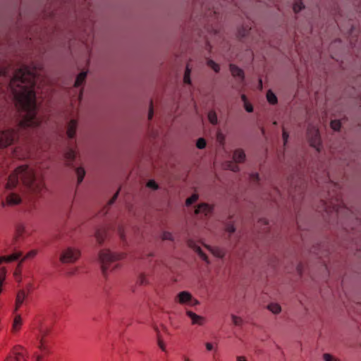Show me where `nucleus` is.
I'll return each mask as SVG.
<instances>
[{
	"label": "nucleus",
	"instance_id": "1",
	"mask_svg": "<svg viewBox=\"0 0 361 361\" xmlns=\"http://www.w3.org/2000/svg\"><path fill=\"white\" fill-rule=\"evenodd\" d=\"M0 76L9 79L8 88L22 116L18 128L25 129L40 126L42 119L37 114L36 99V88H39L37 83L39 80L37 68L23 66L16 70L11 77L10 68L0 65Z\"/></svg>",
	"mask_w": 361,
	"mask_h": 361
},
{
	"label": "nucleus",
	"instance_id": "2",
	"mask_svg": "<svg viewBox=\"0 0 361 361\" xmlns=\"http://www.w3.org/2000/svg\"><path fill=\"white\" fill-rule=\"evenodd\" d=\"M21 182L30 191L38 193L44 189L43 180L37 177L32 169L27 165L18 166L13 173H11L6 183L7 189H12Z\"/></svg>",
	"mask_w": 361,
	"mask_h": 361
},
{
	"label": "nucleus",
	"instance_id": "3",
	"mask_svg": "<svg viewBox=\"0 0 361 361\" xmlns=\"http://www.w3.org/2000/svg\"><path fill=\"white\" fill-rule=\"evenodd\" d=\"M99 257L102 273L106 275L108 271H113L118 267V261L123 257V255L112 252L109 250H102L99 252Z\"/></svg>",
	"mask_w": 361,
	"mask_h": 361
},
{
	"label": "nucleus",
	"instance_id": "4",
	"mask_svg": "<svg viewBox=\"0 0 361 361\" xmlns=\"http://www.w3.org/2000/svg\"><path fill=\"white\" fill-rule=\"evenodd\" d=\"M19 133L18 129L9 128L0 131V148L7 147L18 139Z\"/></svg>",
	"mask_w": 361,
	"mask_h": 361
},
{
	"label": "nucleus",
	"instance_id": "5",
	"mask_svg": "<svg viewBox=\"0 0 361 361\" xmlns=\"http://www.w3.org/2000/svg\"><path fill=\"white\" fill-rule=\"evenodd\" d=\"M50 328L45 325H41L38 329V333L37 335V340L39 341L38 348L42 353H47L49 351V340L47 338L49 334Z\"/></svg>",
	"mask_w": 361,
	"mask_h": 361
},
{
	"label": "nucleus",
	"instance_id": "6",
	"mask_svg": "<svg viewBox=\"0 0 361 361\" xmlns=\"http://www.w3.org/2000/svg\"><path fill=\"white\" fill-rule=\"evenodd\" d=\"M80 252L74 248L68 247L64 250L60 256V261L62 263H73L80 257Z\"/></svg>",
	"mask_w": 361,
	"mask_h": 361
},
{
	"label": "nucleus",
	"instance_id": "7",
	"mask_svg": "<svg viewBox=\"0 0 361 361\" xmlns=\"http://www.w3.org/2000/svg\"><path fill=\"white\" fill-rule=\"evenodd\" d=\"M233 159L235 163H227V168L234 172L239 171V167L236 163H241L245 159V154L242 149H236L233 152Z\"/></svg>",
	"mask_w": 361,
	"mask_h": 361
},
{
	"label": "nucleus",
	"instance_id": "8",
	"mask_svg": "<svg viewBox=\"0 0 361 361\" xmlns=\"http://www.w3.org/2000/svg\"><path fill=\"white\" fill-rule=\"evenodd\" d=\"M307 137L310 140V145L319 150V130L316 126H309L307 131Z\"/></svg>",
	"mask_w": 361,
	"mask_h": 361
},
{
	"label": "nucleus",
	"instance_id": "9",
	"mask_svg": "<svg viewBox=\"0 0 361 361\" xmlns=\"http://www.w3.org/2000/svg\"><path fill=\"white\" fill-rule=\"evenodd\" d=\"M21 202L20 197L13 192L10 193L7 195L6 201H1V205L2 207H6V205L13 206L16 204H18Z\"/></svg>",
	"mask_w": 361,
	"mask_h": 361
},
{
	"label": "nucleus",
	"instance_id": "10",
	"mask_svg": "<svg viewBox=\"0 0 361 361\" xmlns=\"http://www.w3.org/2000/svg\"><path fill=\"white\" fill-rule=\"evenodd\" d=\"M5 361H26L24 350L20 347L15 348L12 354Z\"/></svg>",
	"mask_w": 361,
	"mask_h": 361
},
{
	"label": "nucleus",
	"instance_id": "11",
	"mask_svg": "<svg viewBox=\"0 0 361 361\" xmlns=\"http://www.w3.org/2000/svg\"><path fill=\"white\" fill-rule=\"evenodd\" d=\"M186 314L191 319L192 324L199 326L204 325L205 322L204 317L200 316L190 310H187Z\"/></svg>",
	"mask_w": 361,
	"mask_h": 361
},
{
	"label": "nucleus",
	"instance_id": "12",
	"mask_svg": "<svg viewBox=\"0 0 361 361\" xmlns=\"http://www.w3.org/2000/svg\"><path fill=\"white\" fill-rule=\"evenodd\" d=\"M27 297V293H26L24 290H20L18 291L16 298V306L14 309V312H16L19 310V308L23 304Z\"/></svg>",
	"mask_w": 361,
	"mask_h": 361
},
{
	"label": "nucleus",
	"instance_id": "13",
	"mask_svg": "<svg viewBox=\"0 0 361 361\" xmlns=\"http://www.w3.org/2000/svg\"><path fill=\"white\" fill-rule=\"evenodd\" d=\"M177 300L180 304H189L192 301V295L187 291H182L177 295Z\"/></svg>",
	"mask_w": 361,
	"mask_h": 361
},
{
	"label": "nucleus",
	"instance_id": "14",
	"mask_svg": "<svg viewBox=\"0 0 361 361\" xmlns=\"http://www.w3.org/2000/svg\"><path fill=\"white\" fill-rule=\"evenodd\" d=\"M212 208L208 204L202 203L195 209V212L196 214H203L205 216H207L212 212Z\"/></svg>",
	"mask_w": 361,
	"mask_h": 361
},
{
	"label": "nucleus",
	"instance_id": "15",
	"mask_svg": "<svg viewBox=\"0 0 361 361\" xmlns=\"http://www.w3.org/2000/svg\"><path fill=\"white\" fill-rule=\"evenodd\" d=\"M77 128V121L74 119L70 121L67 126V135L70 139H73L75 134Z\"/></svg>",
	"mask_w": 361,
	"mask_h": 361
},
{
	"label": "nucleus",
	"instance_id": "16",
	"mask_svg": "<svg viewBox=\"0 0 361 361\" xmlns=\"http://www.w3.org/2000/svg\"><path fill=\"white\" fill-rule=\"evenodd\" d=\"M230 71L233 77H238L242 80L244 78V73L242 69L238 68V66L231 64L230 65Z\"/></svg>",
	"mask_w": 361,
	"mask_h": 361
},
{
	"label": "nucleus",
	"instance_id": "17",
	"mask_svg": "<svg viewBox=\"0 0 361 361\" xmlns=\"http://www.w3.org/2000/svg\"><path fill=\"white\" fill-rule=\"evenodd\" d=\"M76 157V153L73 149H68L65 154V159L68 166H71Z\"/></svg>",
	"mask_w": 361,
	"mask_h": 361
},
{
	"label": "nucleus",
	"instance_id": "18",
	"mask_svg": "<svg viewBox=\"0 0 361 361\" xmlns=\"http://www.w3.org/2000/svg\"><path fill=\"white\" fill-rule=\"evenodd\" d=\"M106 235V231L105 228H99L95 233V238L98 243L102 244L104 240Z\"/></svg>",
	"mask_w": 361,
	"mask_h": 361
},
{
	"label": "nucleus",
	"instance_id": "19",
	"mask_svg": "<svg viewBox=\"0 0 361 361\" xmlns=\"http://www.w3.org/2000/svg\"><path fill=\"white\" fill-rule=\"evenodd\" d=\"M23 255V252L20 251H17L13 252V254L10 255L5 256L6 257V262L9 263L13 261L18 260L20 257H21Z\"/></svg>",
	"mask_w": 361,
	"mask_h": 361
},
{
	"label": "nucleus",
	"instance_id": "20",
	"mask_svg": "<svg viewBox=\"0 0 361 361\" xmlns=\"http://www.w3.org/2000/svg\"><path fill=\"white\" fill-rule=\"evenodd\" d=\"M87 77V73L86 72H81L79 73L75 79L74 87H79L85 80V78Z\"/></svg>",
	"mask_w": 361,
	"mask_h": 361
},
{
	"label": "nucleus",
	"instance_id": "21",
	"mask_svg": "<svg viewBox=\"0 0 361 361\" xmlns=\"http://www.w3.org/2000/svg\"><path fill=\"white\" fill-rule=\"evenodd\" d=\"M22 325V319L21 317L19 314L16 315L13 325H12V330L13 331H17L20 329V326Z\"/></svg>",
	"mask_w": 361,
	"mask_h": 361
},
{
	"label": "nucleus",
	"instance_id": "22",
	"mask_svg": "<svg viewBox=\"0 0 361 361\" xmlns=\"http://www.w3.org/2000/svg\"><path fill=\"white\" fill-rule=\"evenodd\" d=\"M37 254V251L36 250H32L30 252H28L19 262L18 267L20 268L26 259H31L35 257Z\"/></svg>",
	"mask_w": 361,
	"mask_h": 361
},
{
	"label": "nucleus",
	"instance_id": "23",
	"mask_svg": "<svg viewBox=\"0 0 361 361\" xmlns=\"http://www.w3.org/2000/svg\"><path fill=\"white\" fill-rule=\"evenodd\" d=\"M267 99L269 103L271 104H276L278 102L276 96L271 90H269L267 92Z\"/></svg>",
	"mask_w": 361,
	"mask_h": 361
},
{
	"label": "nucleus",
	"instance_id": "24",
	"mask_svg": "<svg viewBox=\"0 0 361 361\" xmlns=\"http://www.w3.org/2000/svg\"><path fill=\"white\" fill-rule=\"evenodd\" d=\"M75 173L78 176V184H80L83 180L84 176L85 175V171L83 168L78 167L75 169Z\"/></svg>",
	"mask_w": 361,
	"mask_h": 361
},
{
	"label": "nucleus",
	"instance_id": "25",
	"mask_svg": "<svg viewBox=\"0 0 361 361\" xmlns=\"http://www.w3.org/2000/svg\"><path fill=\"white\" fill-rule=\"evenodd\" d=\"M208 119L212 124L216 125L218 122L217 115L216 112L214 111H209L208 113Z\"/></svg>",
	"mask_w": 361,
	"mask_h": 361
},
{
	"label": "nucleus",
	"instance_id": "26",
	"mask_svg": "<svg viewBox=\"0 0 361 361\" xmlns=\"http://www.w3.org/2000/svg\"><path fill=\"white\" fill-rule=\"evenodd\" d=\"M190 72H191V70L189 68V66L187 65L186 68H185V74H184V78H183V81H184V82L185 84H190L191 83Z\"/></svg>",
	"mask_w": 361,
	"mask_h": 361
},
{
	"label": "nucleus",
	"instance_id": "27",
	"mask_svg": "<svg viewBox=\"0 0 361 361\" xmlns=\"http://www.w3.org/2000/svg\"><path fill=\"white\" fill-rule=\"evenodd\" d=\"M268 309L274 314H278L281 312V307L276 303H271L268 305Z\"/></svg>",
	"mask_w": 361,
	"mask_h": 361
},
{
	"label": "nucleus",
	"instance_id": "28",
	"mask_svg": "<svg viewBox=\"0 0 361 361\" xmlns=\"http://www.w3.org/2000/svg\"><path fill=\"white\" fill-rule=\"evenodd\" d=\"M207 65L212 68L216 73H218L220 70L219 66L212 59H208Z\"/></svg>",
	"mask_w": 361,
	"mask_h": 361
},
{
	"label": "nucleus",
	"instance_id": "29",
	"mask_svg": "<svg viewBox=\"0 0 361 361\" xmlns=\"http://www.w3.org/2000/svg\"><path fill=\"white\" fill-rule=\"evenodd\" d=\"M6 269L5 267L0 268V286H3L6 279Z\"/></svg>",
	"mask_w": 361,
	"mask_h": 361
},
{
	"label": "nucleus",
	"instance_id": "30",
	"mask_svg": "<svg viewBox=\"0 0 361 361\" xmlns=\"http://www.w3.org/2000/svg\"><path fill=\"white\" fill-rule=\"evenodd\" d=\"M197 199H198V195L193 194L192 196H190V197H188L186 200V205L187 206L191 205L192 204L195 202L197 200Z\"/></svg>",
	"mask_w": 361,
	"mask_h": 361
},
{
	"label": "nucleus",
	"instance_id": "31",
	"mask_svg": "<svg viewBox=\"0 0 361 361\" xmlns=\"http://www.w3.org/2000/svg\"><path fill=\"white\" fill-rule=\"evenodd\" d=\"M155 331H157V339H158V345L159 346V348L163 350V351H166V347H165V345L163 342V341L161 340V337H160V335H159V332L158 331V329L157 328H155Z\"/></svg>",
	"mask_w": 361,
	"mask_h": 361
},
{
	"label": "nucleus",
	"instance_id": "32",
	"mask_svg": "<svg viewBox=\"0 0 361 361\" xmlns=\"http://www.w3.org/2000/svg\"><path fill=\"white\" fill-rule=\"evenodd\" d=\"M341 124L340 121L334 120L331 122V127L334 130H339L341 128Z\"/></svg>",
	"mask_w": 361,
	"mask_h": 361
},
{
	"label": "nucleus",
	"instance_id": "33",
	"mask_svg": "<svg viewBox=\"0 0 361 361\" xmlns=\"http://www.w3.org/2000/svg\"><path fill=\"white\" fill-rule=\"evenodd\" d=\"M196 146L199 149H204L206 147V140L204 138H199L197 141Z\"/></svg>",
	"mask_w": 361,
	"mask_h": 361
},
{
	"label": "nucleus",
	"instance_id": "34",
	"mask_svg": "<svg viewBox=\"0 0 361 361\" xmlns=\"http://www.w3.org/2000/svg\"><path fill=\"white\" fill-rule=\"evenodd\" d=\"M232 322L235 326H240L243 323V319L235 315H232Z\"/></svg>",
	"mask_w": 361,
	"mask_h": 361
},
{
	"label": "nucleus",
	"instance_id": "35",
	"mask_svg": "<svg viewBox=\"0 0 361 361\" xmlns=\"http://www.w3.org/2000/svg\"><path fill=\"white\" fill-rule=\"evenodd\" d=\"M161 238H162L163 240H173L171 233L168 232V231L163 232Z\"/></svg>",
	"mask_w": 361,
	"mask_h": 361
},
{
	"label": "nucleus",
	"instance_id": "36",
	"mask_svg": "<svg viewBox=\"0 0 361 361\" xmlns=\"http://www.w3.org/2000/svg\"><path fill=\"white\" fill-rule=\"evenodd\" d=\"M304 8V6L302 2H297L293 5V11L295 13H298Z\"/></svg>",
	"mask_w": 361,
	"mask_h": 361
},
{
	"label": "nucleus",
	"instance_id": "37",
	"mask_svg": "<svg viewBox=\"0 0 361 361\" xmlns=\"http://www.w3.org/2000/svg\"><path fill=\"white\" fill-rule=\"evenodd\" d=\"M324 361H340L339 360L336 359V357H333L330 354L325 353L323 355Z\"/></svg>",
	"mask_w": 361,
	"mask_h": 361
},
{
	"label": "nucleus",
	"instance_id": "38",
	"mask_svg": "<svg viewBox=\"0 0 361 361\" xmlns=\"http://www.w3.org/2000/svg\"><path fill=\"white\" fill-rule=\"evenodd\" d=\"M147 186L148 188H152L154 190H156L158 188V185L157 184V183L154 180H152L148 181V183H147Z\"/></svg>",
	"mask_w": 361,
	"mask_h": 361
},
{
	"label": "nucleus",
	"instance_id": "39",
	"mask_svg": "<svg viewBox=\"0 0 361 361\" xmlns=\"http://www.w3.org/2000/svg\"><path fill=\"white\" fill-rule=\"evenodd\" d=\"M226 231L229 233L232 234L235 232V228L233 224H228L226 227Z\"/></svg>",
	"mask_w": 361,
	"mask_h": 361
},
{
	"label": "nucleus",
	"instance_id": "40",
	"mask_svg": "<svg viewBox=\"0 0 361 361\" xmlns=\"http://www.w3.org/2000/svg\"><path fill=\"white\" fill-rule=\"evenodd\" d=\"M197 252L203 260H204L205 262H207V255L202 251V250L200 247L197 248Z\"/></svg>",
	"mask_w": 361,
	"mask_h": 361
},
{
	"label": "nucleus",
	"instance_id": "41",
	"mask_svg": "<svg viewBox=\"0 0 361 361\" xmlns=\"http://www.w3.org/2000/svg\"><path fill=\"white\" fill-rule=\"evenodd\" d=\"M244 107L245 109V110L247 111V112H252L253 111V106L251 104H250L248 102H245L244 103Z\"/></svg>",
	"mask_w": 361,
	"mask_h": 361
},
{
	"label": "nucleus",
	"instance_id": "42",
	"mask_svg": "<svg viewBox=\"0 0 361 361\" xmlns=\"http://www.w3.org/2000/svg\"><path fill=\"white\" fill-rule=\"evenodd\" d=\"M138 283L140 285H145V284L147 283L148 282L147 281L146 277L144 275H140L139 277V279H138Z\"/></svg>",
	"mask_w": 361,
	"mask_h": 361
},
{
	"label": "nucleus",
	"instance_id": "43",
	"mask_svg": "<svg viewBox=\"0 0 361 361\" xmlns=\"http://www.w3.org/2000/svg\"><path fill=\"white\" fill-rule=\"evenodd\" d=\"M154 112H153V107H152V102H150V107L148 113V119L151 120L153 117Z\"/></svg>",
	"mask_w": 361,
	"mask_h": 361
},
{
	"label": "nucleus",
	"instance_id": "44",
	"mask_svg": "<svg viewBox=\"0 0 361 361\" xmlns=\"http://www.w3.org/2000/svg\"><path fill=\"white\" fill-rule=\"evenodd\" d=\"M283 142H284V145L286 144V142H288V133L285 130V129L283 128Z\"/></svg>",
	"mask_w": 361,
	"mask_h": 361
},
{
	"label": "nucleus",
	"instance_id": "45",
	"mask_svg": "<svg viewBox=\"0 0 361 361\" xmlns=\"http://www.w3.org/2000/svg\"><path fill=\"white\" fill-rule=\"evenodd\" d=\"M250 179L254 182H257L259 180L258 173H252L250 175Z\"/></svg>",
	"mask_w": 361,
	"mask_h": 361
},
{
	"label": "nucleus",
	"instance_id": "46",
	"mask_svg": "<svg viewBox=\"0 0 361 361\" xmlns=\"http://www.w3.org/2000/svg\"><path fill=\"white\" fill-rule=\"evenodd\" d=\"M23 231H24V228L23 227H18L17 228V236L16 237V239L18 237L20 236L23 234Z\"/></svg>",
	"mask_w": 361,
	"mask_h": 361
},
{
	"label": "nucleus",
	"instance_id": "47",
	"mask_svg": "<svg viewBox=\"0 0 361 361\" xmlns=\"http://www.w3.org/2000/svg\"><path fill=\"white\" fill-rule=\"evenodd\" d=\"M118 197V192L114 195V197L109 200V204H112Z\"/></svg>",
	"mask_w": 361,
	"mask_h": 361
},
{
	"label": "nucleus",
	"instance_id": "48",
	"mask_svg": "<svg viewBox=\"0 0 361 361\" xmlns=\"http://www.w3.org/2000/svg\"><path fill=\"white\" fill-rule=\"evenodd\" d=\"M205 346H206L207 350L209 351L213 350V345L211 343H206Z\"/></svg>",
	"mask_w": 361,
	"mask_h": 361
},
{
	"label": "nucleus",
	"instance_id": "49",
	"mask_svg": "<svg viewBox=\"0 0 361 361\" xmlns=\"http://www.w3.org/2000/svg\"><path fill=\"white\" fill-rule=\"evenodd\" d=\"M190 304H191L192 305H195L199 304V302L197 300L192 298V301L190 302Z\"/></svg>",
	"mask_w": 361,
	"mask_h": 361
},
{
	"label": "nucleus",
	"instance_id": "50",
	"mask_svg": "<svg viewBox=\"0 0 361 361\" xmlns=\"http://www.w3.org/2000/svg\"><path fill=\"white\" fill-rule=\"evenodd\" d=\"M241 99L244 103L247 102V97L245 94L241 95Z\"/></svg>",
	"mask_w": 361,
	"mask_h": 361
},
{
	"label": "nucleus",
	"instance_id": "51",
	"mask_svg": "<svg viewBox=\"0 0 361 361\" xmlns=\"http://www.w3.org/2000/svg\"><path fill=\"white\" fill-rule=\"evenodd\" d=\"M3 262H6V257L5 256L0 257V264Z\"/></svg>",
	"mask_w": 361,
	"mask_h": 361
},
{
	"label": "nucleus",
	"instance_id": "52",
	"mask_svg": "<svg viewBox=\"0 0 361 361\" xmlns=\"http://www.w3.org/2000/svg\"><path fill=\"white\" fill-rule=\"evenodd\" d=\"M182 358L183 361H191L190 358L186 355H183Z\"/></svg>",
	"mask_w": 361,
	"mask_h": 361
},
{
	"label": "nucleus",
	"instance_id": "53",
	"mask_svg": "<svg viewBox=\"0 0 361 361\" xmlns=\"http://www.w3.org/2000/svg\"><path fill=\"white\" fill-rule=\"evenodd\" d=\"M82 98V90H80V94L78 95V98L79 102H81Z\"/></svg>",
	"mask_w": 361,
	"mask_h": 361
},
{
	"label": "nucleus",
	"instance_id": "54",
	"mask_svg": "<svg viewBox=\"0 0 361 361\" xmlns=\"http://www.w3.org/2000/svg\"><path fill=\"white\" fill-rule=\"evenodd\" d=\"M237 361H247L243 357H238Z\"/></svg>",
	"mask_w": 361,
	"mask_h": 361
},
{
	"label": "nucleus",
	"instance_id": "55",
	"mask_svg": "<svg viewBox=\"0 0 361 361\" xmlns=\"http://www.w3.org/2000/svg\"><path fill=\"white\" fill-rule=\"evenodd\" d=\"M217 138L218 140H223L224 137H223V135L221 134V133H219L218 135H217Z\"/></svg>",
	"mask_w": 361,
	"mask_h": 361
},
{
	"label": "nucleus",
	"instance_id": "56",
	"mask_svg": "<svg viewBox=\"0 0 361 361\" xmlns=\"http://www.w3.org/2000/svg\"><path fill=\"white\" fill-rule=\"evenodd\" d=\"M37 361H44L41 355H37Z\"/></svg>",
	"mask_w": 361,
	"mask_h": 361
},
{
	"label": "nucleus",
	"instance_id": "57",
	"mask_svg": "<svg viewBox=\"0 0 361 361\" xmlns=\"http://www.w3.org/2000/svg\"><path fill=\"white\" fill-rule=\"evenodd\" d=\"M216 255L219 257H222L224 255L221 252H219L216 254Z\"/></svg>",
	"mask_w": 361,
	"mask_h": 361
},
{
	"label": "nucleus",
	"instance_id": "58",
	"mask_svg": "<svg viewBox=\"0 0 361 361\" xmlns=\"http://www.w3.org/2000/svg\"><path fill=\"white\" fill-rule=\"evenodd\" d=\"M2 292V286H0V294Z\"/></svg>",
	"mask_w": 361,
	"mask_h": 361
},
{
	"label": "nucleus",
	"instance_id": "59",
	"mask_svg": "<svg viewBox=\"0 0 361 361\" xmlns=\"http://www.w3.org/2000/svg\"><path fill=\"white\" fill-rule=\"evenodd\" d=\"M259 84H260L261 86L262 85L261 80H259Z\"/></svg>",
	"mask_w": 361,
	"mask_h": 361
}]
</instances>
